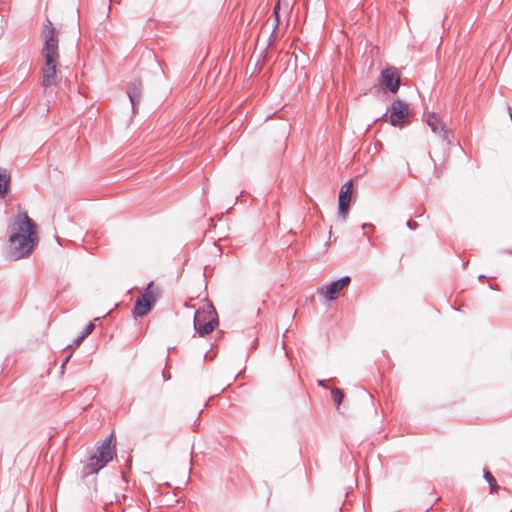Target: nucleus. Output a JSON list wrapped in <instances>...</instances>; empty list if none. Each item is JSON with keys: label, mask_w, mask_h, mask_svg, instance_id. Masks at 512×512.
Instances as JSON below:
<instances>
[{"label": "nucleus", "mask_w": 512, "mask_h": 512, "mask_svg": "<svg viewBox=\"0 0 512 512\" xmlns=\"http://www.w3.org/2000/svg\"><path fill=\"white\" fill-rule=\"evenodd\" d=\"M11 256L18 260L28 256L36 243V224L26 212L19 213L9 225Z\"/></svg>", "instance_id": "nucleus-1"}, {"label": "nucleus", "mask_w": 512, "mask_h": 512, "mask_svg": "<svg viewBox=\"0 0 512 512\" xmlns=\"http://www.w3.org/2000/svg\"><path fill=\"white\" fill-rule=\"evenodd\" d=\"M58 32L53 27L50 20L47 19L44 25V48L42 51L45 64L42 68V86L48 89L57 84V66L59 63V51H58Z\"/></svg>", "instance_id": "nucleus-2"}, {"label": "nucleus", "mask_w": 512, "mask_h": 512, "mask_svg": "<svg viewBox=\"0 0 512 512\" xmlns=\"http://www.w3.org/2000/svg\"><path fill=\"white\" fill-rule=\"evenodd\" d=\"M114 435L110 434L99 446L96 451L89 458L88 463L84 467L86 475L98 473L103 467H105L115 455V446H112V440Z\"/></svg>", "instance_id": "nucleus-3"}, {"label": "nucleus", "mask_w": 512, "mask_h": 512, "mask_svg": "<svg viewBox=\"0 0 512 512\" xmlns=\"http://www.w3.org/2000/svg\"><path fill=\"white\" fill-rule=\"evenodd\" d=\"M218 325L217 313L214 307L206 303L194 315V328L199 335H207Z\"/></svg>", "instance_id": "nucleus-4"}, {"label": "nucleus", "mask_w": 512, "mask_h": 512, "mask_svg": "<svg viewBox=\"0 0 512 512\" xmlns=\"http://www.w3.org/2000/svg\"><path fill=\"white\" fill-rule=\"evenodd\" d=\"M159 295V288L155 287L153 283H149L141 295L136 299L133 314L136 317H143L148 314L156 303Z\"/></svg>", "instance_id": "nucleus-5"}, {"label": "nucleus", "mask_w": 512, "mask_h": 512, "mask_svg": "<svg viewBox=\"0 0 512 512\" xmlns=\"http://www.w3.org/2000/svg\"><path fill=\"white\" fill-rule=\"evenodd\" d=\"M352 181H349L341 186L338 198V215L342 221H346L349 213L350 202L352 199Z\"/></svg>", "instance_id": "nucleus-6"}, {"label": "nucleus", "mask_w": 512, "mask_h": 512, "mask_svg": "<svg viewBox=\"0 0 512 512\" xmlns=\"http://www.w3.org/2000/svg\"><path fill=\"white\" fill-rule=\"evenodd\" d=\"M350 282L351 278L349 276H344L331 282L329 285L319 288L318 293L324 296L326 300H334L339 296L340 292L350 284Z\"/></svg>", "instance_id": "nucleus-7"}, {"label": "nucleus", "mask_w": 512, "mask_h": 512, "mask_svg": "<svg viewBox=\"0 0 512 512\" xmlns=\"http://www.w3.org/2000/svg\"><path fill=\"white\" fill-rule=\"evenodd\" d=\"M427 124L431 128L432 132L439 135L441 139L450 144L453 140V133L446 128L442 121L434 114H429L427 117Z\"/></svg>", "instance_id": "nucleus-8"}, {"label": "nucleus", "mask_w": 512, "mask_h": 512, "mask_svg": "<svg viewBox=\"0 0 512 512\" xmlns=\"http://www.w3.org/2000/svg\"><path fill=\"white\" fill-rule=\"evenodd\" d=\"M409 113V105L400 100H394L391 105L390 110V123L393 126H399L403 119L408 116Z\"/></svg>", "instance_id": "nucleus-9"}, {"label": "nucleus", "mask_w": 512, "mask_h": 512, "mask_svg": "<svg viewBox=\"0 0 512 512\" xmlns=\"http://www.w3.org/2000/svg\"><path fill=\"white\" fill-rule=\"evenodd\" d=\"M381 83L392 93H396L400 85V76L396 68H387L382 71Z\"/></svg>", "instance_id": "nucleus-10"}, {"label": "nucleus", "mask_w": 512, "mask_h": 512, "mask_svg": "<svg viewBox=\"0 0 512 512\" xmlns=\"http://www.w3.org/2000/svg\"><path fill=\"white\" fill-rule=\"evenodd\" d=\"M127 94L132 105V110L135 113L136 106L140 103L141 100L142 82L137 79L132 81L128 87Z\"/></svg>", "instance_id": "nucleus-11"}, {"label": "nucleus", "mask_w": 512, "mask_h": 512, "mask_svg": "<svg viewBox=\"0 0 512 512\" xmlns=\"http://www.w3.org/2000/svg\"><path fill=\"white\" fill-rule=\"evenodd\" d=\"M10 183V175L6 170L0 169V196H5Z\"/></svg>", "instance_id": "nucleus-12"}, {"label": "nucleus", "mask_w": 512, "mask_h": 512, "mask_svg": "<svg viewBox=\"0 0 512 512\" xmlns=\"http://www.w3.org/2000/svg\"><path fill=\"white\" fill-rule=\"evenodd\" d=\"M484 478L490 485L491 493H497L499 486L493 475L489 471H485Z\"/></svg>", "instance_id": "nucleus-13"}, {"label": "nucleus", "mask_w": 512, "mask_h": 512, "mask_svg": "<svg viewBox=\"0 0 512 512\" xmlns=\"http://www.w3.org/2000/svg\"><path fill=\"white\" fill-rule=\"evenodd\" d=\"M332 399L334 401L335 406L338 408L342 402L344 397L343 391L339 388H333L331 390Z\"/></svg>", "instance_id": "nucleus-14"}, {"label": "nucleus", "mask_w": 512, "mask_h": 512, "mask_svg": "<svg viewBox=\"0 0 512 512\" xmlns=\"http://www.w3.org/2000/svg\"><path fill=\"white\" fill-rule=\"evenodd\" d=\"M95 328V325L94 323L90 322L83 330V332L81 333L82 336H84V338H86L87 336H89L93 330Z\"/></svg>", "instance_id": "nucleus-15"}, {"label": "nucleus", "mask_w": 512, "mask_h": 512, "mask_svg": "<svg viewBox=\"0 0 512 512\" xmlns=\"http://www.w3.org/2000/svg\"><path fill=\"white\" fill-rule=\"evenodd\" d=\"M406 225H407V227H408L409 229H416V228L418 227L417 222L412 221V220L407 221V224H406Z\"/></svg>", "instance_id": "nucleus-16"}, {"label": "nucleus", "mask_w": 512, "mask_h": 512, "mask_svg": "<svg viewBox=\"0 0 512 512\" xmlns=\"http://www.w3.org/2000/svg\"><path fill=\"white\" fill-rule=\"evenodd\" d=\"M84 339H85L84 336H82V335L78 336L74 340V346H79L83 342Z\"/></svg>", "instance_id": "nucleus-17"}, {"label": "nucleus", "mask_w": 512, "mask_h": 512, "mask_svg": "<svg viewBox=\"0 0 512 512\" xmlns=\"http://www.w3.org/2000/svg\"><path fill=\"white\" fill-rule=\"evenodd\" d=\"M278 10H279V3L275 6L274 11H273V13H274V15H275V21H276L275 26H277V25H278V21H279V20H278Z\"/></svg>", "instance_id": "nucleus-18"}, {"label": "nucleus", "mask_w": 512, "mask_h": 512, "mask_svg": "<svg viewBox=\"0 0 512 512\" xmlns=\"http://www.w3.org/2000/svg\"><path fill=\"white\" fill-rule=\"evenodd\" d=\"M71 358V355H68L66 356V358L64 359L62 365H61V369L63 370L65 368V365L68 363V361L70 360Z\"/></svg>", "instance_id": "nucleus-19"}, {"label": "nucleus", "mask_w": 512, "mask_h": 512, "mask_svg": "<svg viewBox=\"0 0 512 512\" xmlns=\"http://www.w3.org/2000/svg\"><path fill=\"white\" fill-rule=\"evenodd\" d=\"M318 385L323 387V388H326V385H325V381L324 380H318Z\"/></svg>", "instance_id": "nucleus-20"}, {"label": "nucleus", "mask_w": 512, "mask_h": 512, "mask_svg": "<svg viewBox=\"0 0 512 512\" xmlns=\"http://www.w3.org/2000/svg\"><path fill=\"white\" fill-rule=\"evenodd\" d=\"M368 227H369V228H372V225H371V224H364V225L362 226V228H363V229H366V228H368Z\"/></svg>", "instance_id": "nucleus-21"}, {"label": "nucleus", "mask_w": 512, "mask_h": 512, "mask_svg": "<svg viewBox=\"0 0 512 512\" xmlns=\"http://www.w3.org/2000/svg\"><path fill=\"white\" fill-rule=\"evenodd\" d=\"M163 377H164V378H166V377H167V379H170V376H167V374H165L164 372H163Z\"/></svg>", "instance_id": "nucleus-22"}, {"label": "nucleus", "mask_w": 512, "mask_h": 512, "mask_svg": "<svg viewBox=\"0 0 512 512\" xmlns=\"http://www.w3.org/2000/svg\"><path fill=\"white\" fill-rule=\"evenodd\" d=\"M163 377H164V378H166V377H167V379H170V376H167V374H165L164 372H163Z\"/></svg>", "instance_id": "nucleus-23"}, {"label": "nucleus", "mask_w": 512, "mask_h": 512, "mask_svg": "<svg viewBox=\"0 0 512 512\" xmlns=\"http://www.w3.org/2000/svg\"><path fill=\"white\" fill-rule=\"evenodd\" d=\"M111 2L119 3L120 0H110Z\"/></svg>", "instance_id": "nucleus-24"}, {"label": "nucleus", "mask_w": 512, "mask_h": 512, "mask_svg": "<svg viewBox=\"0 0 512 512\" xmlns=\"http://www.w3.org/2000/svg\"><path fill=\"white\" fill-rule=\"evenodd\" d=\"M511 120H512V112H510Z\"/></svg>", "instance_id": "nucleus-25"}]
</instances>
